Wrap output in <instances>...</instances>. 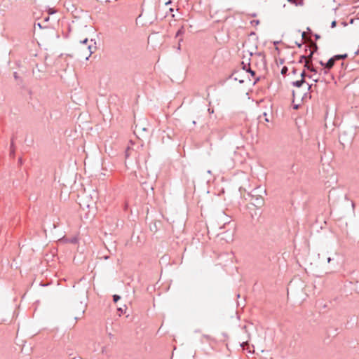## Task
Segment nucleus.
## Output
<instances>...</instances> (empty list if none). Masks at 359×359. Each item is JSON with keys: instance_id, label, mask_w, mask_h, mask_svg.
<instances>
[{"instance_id": "39448f33", "label": "nucleus", "mask_w": 359, "mask_h": 359, "mask_svg": "<svg viewBox=\"0 0 359 359\" xmlns=\"http://www.w3.org/2000/svg\"><path fill=\"white\" fill-rule=\"evenodd\" d=\"M256 201H257V204H258L259 206H262V205L264 204V201H263V198H262L257 197V198H256Z\"/></svg>"}, {"instance_id": "1a4fd4ad", "label": "nucleus", "mask_w": 359, "mask_h": 359, "mask_svg": "<svg viewBox=\"0 0 359 359\" xmlns=\"http://www.w3.org/2000/svg\"><path fill=\"white\" fill-rule=\"evenodd\" d=\"M286 71H287V68L284 67V68H283L281 72H282V74H285Z\"/></svg>"}, {"instance_id": "9b49d317", "label": "nucleus", "mask_w": 359, "mask_h": 359, "mask_svg": "<svg viewBox=\"0 0 359 359\" xmlns=\"http://www.w3.org/2000/svg\"><path fill=\"white\" fill-rule=\"evenodd\" d=\"M72 359H81L80 357H74Z\"/></svg>"}, {"instance_id": "0eeeda50", "label": "nucleus", "mask_w": 359, "mask_h": 359, "mask_svg": "<svg viewBox=\"0 0 359 359\" xmlns=\"http://www.w3.org/2000/svg\"><path fill=\"white\" fill-rule=\"evenodd\" d=\"M113 299H114V301L115 302H116L118 299H120V297L118 295L115 294V295H114Z\"/></svg>"}, {"instance_id": "f8f14e48", "label": "nucleus", "mask_w": 359, "mask_h": 359, "mask_svg": "<svg viewBox=\"0 0 359 359\" xmlns=\"http://www.w3.org/2000/svg\"><path fill=\"white\" fill-rule=\"evenodd\" d=\"M302 76H304V72L302 73Z\"/></svg>"}, {"instance_id": "f257e3e1", "label": "nucleus", "mask_w": 359, "mask_h": 359, "mask_svg": "<svg viewBox=\"0 0 359 359\" xmlns=\"http://www.w3.org/2000/svg\"><path fill=\"white\" fill-rule=\"evenodd\" d=\"M96 48L95 43L92 39L88 40L87 38L80 41L76 47L79 56L86 60H88L91 55L95 51Z\"/></svg>"}, {"instance_id": "f03ea898", "label": "nucleus", "mask_w": 359, "mask_h": 359, "mask_svg": "<svg viewBox=\"0 0 359 359\" xmlns=\"http://www.w3.org/2000/svg\"><path fill=\"white\" fill-rule=\"evenodd\" d=\"M309 69L311 70V72L313 73L312 74L309 75V76L315 82H318L319 80V77L317 75L316 71L313 68L311 67L310 65H306Z\"/></svg>"}, {"instance_id": "6e6552de", "label": "nucleus", "mask_w": 359, "mask_h": 359, "mask_svg": "<svg viewBox=\"0 0 359 359\" xmlns=\"http://www.w3.org/2000/svg\"><path fill=\"white\" fill-rule=\"evenodd\" d=\"M336 24H337V22L335 20L332 21V24H331L332 28H334L336 26Z\"/></svg>"}, {"instance_id": "20e7f679", "label": "nucleus", "mask_w": 359, "mask_h": 359, "mask_svg": "<svg viewBox=\"0 0 359 359\" xmlns=\"http://www.w3.org/2000/svg\"><path fill=\"white\" fill-rule=\"evenodd\" d=\"M347 54H342V55H336L332 58L334 60V61L345 59L347 57Z\"/></svg>"}, {"instance_id": "7ed1b4c3", "label": "nucleus", "mask_w": 359, "mask_h": 359, "mask_svg": "<svg viewBox=\"0 0 359 359\" xmlns=\"http://www.w3.org/2000/svg\"><path fill=\"white\" fill-rule=\"evenodd\" d=\"M334 60L332 57L327 61L326 64H324L322 62H320V64L322 66H324L325 69H330L334 66Z\"/></svg>"}, {"instance_id": "423d86ee", "label": "nucleus", "mask_w": 359, "mask_h": 359, "mask_svg": "<svg viewBox=\"0 0 359 359\" xmlns=\"http://www.w3.org/2000/svg\"><path fill=\"white\" fill-rule=\"evenodd\" d=\"M304 83V80H301V81H297L296 82H294V85L297 87H300L302 83Z\"/></svg>"}, {"instance_id": "9d476101", "label": "nucleus", "mask_w": 359, "mask_h": 359, "mask_svg": "<svg viewBox=\"0 0 359 359\" xmlns=\"http://www.w3.org/2000/svg\"><path fill=\"white\" fill-rule=\"evenodd\" d=\"M264 115L265 116H266V113H264ZM265 121H266V122H269V118H268L267 117H266V118H265Z\"/></svg>"}]
</instances>
